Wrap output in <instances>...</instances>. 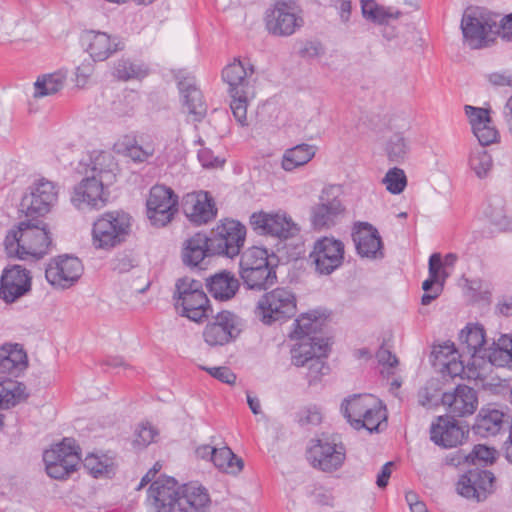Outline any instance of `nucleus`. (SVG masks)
<instances>
[{
	"instance_id": "nucleus-1",
	"label": "nucleus",
	"mask_w": 512,
	"mask_h": 512,
	"mask_svg": "<svg viewBox=\"0 0 512 512\" xmlns=\"http://www.w3.org/2000/svg\"><path fill=\"white\" fill-rule=\"evenodd\" d=\"M118 165L109 153L99 152L94 159L92 175L82 179L73 189L71 202L79 209H101L109 201V188L116 182Z\"/></svg>"
},
{
	"instance_id": "nucleus-2",
	"label": "nucleus",
	"mask_w": 512,
	"mask_h": 512,
	"mask_svg": "<svg viewBox=\"0 0 512 512\" xmlns=\"http://www.w3.org/2000/svg\"><path fill=\"white\" fill-rule=\"evenodd\" d=\"M4 246L9 256L20 260H40L52 250L53 240L46 225L24 221L8 231Z\"/></svg>"
},
{
	"instance_id": "nucleus-3",
	"label": "nucleus",
	"mask_w": 512,
	"mask_h": 512,
	"mask_svg": "<svg viewBox=\"0 0 512 512\" xmlns=\"http://www.w3.org/2000/svg\"><path fill=\"white\" fill-rule=\"evenodd\" d=\"M469 453L470 462L476 468L469 469L460 476L456 489L459 495L475 502H482L494 492L495 476L491 471L480 469L478 466L492 464L496 459V451L494 448L478 444Z\"/></svg>"
},
{
	"instance_id": "nucleus-4",
	"label": "nucleus",
	"mask_w": 512,
	"mask_h": 512,
	"mask_svg": "<svg viewBox=\"0 0 512 512\" xmlns=\"http://www.w3.org/2000/svg\"><path fill=\"white\" fill-rule=\"evenodd\" d=\"M46 475L65 482L78 474L82 467V449L73 438H63L47 447L42 454Z\"/></svg>"
},
{
	"instance_id": "nucleus-5",
	"label": "nucleus",
	"mask_w": 512,
	"mask_h": 512,
	"mask_svg": "<svg viewBox=\"0 0 512 512\" xmlns=\"http://www.w3.org/2000/svg\"><path fill=\"white\" fill-rule=\"evenodd\" d=\"M133 218L123 210L101 214L92 226V245L95 249L109 251L124 243L132 232Z\"/></svg>"
},
{
	"instance_id": "nucleus-6",
	"label": "nucleus",
	"mask_w": 512,
	"mask_h": 512,
	"mask_svg": "<svg viewBox=\"0 0 512 512\" xmlns=\"http://www.w3.org/2000/svg\"><path fill=\"white\" fill-rule=\"evenodd\" d=\"M175 307L180 314L200 323L212 313L209 298L200 281L184 277L176 283Z\"/></svg>"
},
{
	"instance_id": "nucleus-7",
	"label": "nucleus",
	"mask_w": 512,
	"mask_h": 512,
	"mask_svg": "<svg viewBox=\"0 0 512 512\" xmlns=\"http://www.w3.org/2000/svg\"><path fill=\"white\" fill-rule=\"evenodd\" d=\"M497 18L498 14L480 8H469L464 12L461 30L471 49L489 47L495 41Z\"/></svg>"
},
{
	"instance_id": "nucleus-8",
	"label": "nucleus",
	"mask_w": 512,
	"mask_h": 512,
	"mask_svg": "<svg viewBox=\"0 0 512 512\" xmlns=\"http://www.w3.org/2000/svg\"><path fill=\"white\" fill-rule=\"evenodd\" d=\"M264 23L271 35L291 36L304 25L302 9L294 0H278L266 10Z\"/></svg>"
},
{
	"instance_id": "nucleus-9",
	"label": "nucleus",
	"mask_w": 512,
	"mask_h": 512,
	"mask_svg": "<svg viewBox=\"0 0 512 512\" xmlns=\"http://www.w3.org/2000/svg\"><path fill=\"white\" fill-rule=\"evenodd\" d=\"M330 343L320 341L315 343L295 344L291 349L292 363L297 367H307L306 379L309 385H314L329 373V366L324 361L329 352Z\"/></svg>"
},
{
	"instance_id": "nucleus-10",
	"label": "nucleus",
	"mask_w": 512,
	"mask_h": 512,
	"mask_svg": "<svg viewBox=\"0 0 512 512\" xmlns=\"http://www.w3.org/2000/svg\"><path fill=\"white\" fill-rule=\"evenodd\" d=\"M307 459L314 468L324 472L338 470L346 458V448L336 435L322 434L311 440Z\"/></svg>"
},
{
	"instance_id": "nucleus-11",
	"label": "nucleus",
	"mask_w": 512,
	"mask_h": 512,
	"mask_svg": "<svg viewBox=\"0 0 512 512\" xmlns=\"http://www.w3.org/2000/svg\"><path fill=\"white\" fill-rule=\"evenodd\" d=\"M258 310L261 312V321L264 324H281L295 316L296 297L286 288L274 289L258 301Z\"/></svg>"
},
{
	"instance_id": "nucleus-12",
	"label": "nucleus",
	"mask_w": 512,
	"mask_h": 512,
	"mask_svg": "<svg viewBox=\"0 0 512 512\" xmlns=\"http://www.w3.org/2000/svg\"><path fill=\"white\" fill-rule=\"evenodd\" d=\"M246 238V228L239 221L221 220L210 237L212 253L233 258L240 253Z\"/></svg>"
},
{
	"instance_id": "nucleus-13",
	"label": "nucleus",
	"mask_w": 512,
	"mask_h": 512,
	"mask_svg": "<svg viewBox=\"0 0 512 512\" xmlns=\"http://www.w3.org/2000/svg\"><path fill=\"white\" fill-rule=\"evenodd\" d=\"M147 217L154 226L169 224L178 211V196L165 185H154L146 201Z\"/></svg>"
},
{
	"instance_id": "nucleus-14",
	"label": "nucleus",
	"mask_w": 512,
	"mask_h": 512,
	"mask_svg": "<svg viewBox=\"0 0 512 512\" xmlns=\"http://www.w3.org/2000/svg\"><path fill=\"white\" fill-rule=\"evenodd\" d=\"M334 190L333 186L324 188L319 202L311 207L310 223L315 231L332 228L345 212V207L339 197L334 194Z\"/></svg>"
},
{
	"instance_id": "nucleus-15",
	"label": "nucleus",
	"mask_w": 512,
	"mask_h": 512,
	"mask_svg": "<svg viewBox=\"0 0 512 512\" xmlns=\"http://www.w3.org/2000/svg\"><path fill=\"white\" fill-rule=\"evenodd\" d=\"M83 264L79 258L61 255L50 259L45 270L47 281L56 288H69L83 273Z\"/></svg>"
},
{
	"instance_id": "nucleus-16",
	"label": "nucleus",
	"mask_w": 512,
	"mask_h": 512,
	"mask_svg": "<svg viewBox=\"0 0 512 512\" xmlns=\"http://www.w3.org/2000/svg\"><path fill=\"white\" fill-rule=\"evenodd\" d=\"M309 257L318 273L330 275L343 263L344 244L333 237H322L314 243Z\"/></svg>"
},
{
	"instance_id": "nucleus-17",
	"label": "nucleus",
	"mask_w": 512,
	"mask_h": 512,
	"mask_svg": "<svg viewBox=\"0 0 512 512\" xmlns=\"http://www.w3.org/2000/svg\"><path fill=\"white\" fill-rule=\"evenodd\" d=\"M237 316L228 310H222L212 317L203 329V340L210 347L229 344L238 335Z\"/></svg>"
},
{
	"instance_id": "nucleus-18",
	"label": "nucleus",
	"mask_w": 512,
	"mask_h": 512,
	"mask_svg": "<svg viewBox=\"0 0 512 512\" xmlns=\"http://www.w3.org/2000/svg\"><path fill=\"white\" fill-rule=\"evenodd\" d=\"M300 231L299 224L284 210L258 211V233L262 235L288 240L296 237Z\"/></svg>"
},
{
	"instance_id": "nucleus-19",
	"label": "nucleus",
	"mask_w": 512,
	"mask_h": 512,
	"mask_svg": "<svg viewBox=\"0 0 512 512\" xmlns=\"http://www.w3.org/2000/svg\"><path fill=\"white\" fill-rule=\"evenodd\" d=\"M194 457L197 460L212 463L220 472L238 474L243 469V461L237 457L226 445L216 447L209 443H202L195 447Z\"/></svg>"
},
{
	"instance_id": "nucleus-20",
	"label": "nucleus",
	"mask_w": 512,
	"mask_h": 512,
	"mask_svg": "<svg viewBox=\"0 0 512 512\" xmlns=\"http://www.w3.org/2000/svg\"><path fill=\"white\" fill-rule=\"evenodd\" d=\"M58 201L56 185L45 179L36 180L30 187V192L23 198L30 215L43 216L50 212Z\"/></svg>"
},
{
	"instance_id": "nucleus-21",
	"label": "nucleus",
	"mask_w": 512,
	"mask_h": 512,
	"mask_svg": "<svg viewBox=\"0 0 512 512\" xmlns=\"http://www.w3.org/2000/svg\"><path fill=\"white\" fill-rule=\"evenodd\" d=\"M30 271L21 265H12L3 270L0 278V298L12 303L31 289Z\"/></svg>"
},
{
	"instance_id": "nucleus-22",
	"label": "nucleus",
	"mask_w": 512,
	"mask_h": 512,
	"mask_svg": "<svg viewBox=\"0 0 512 512\" xmlns=\"http://www.w3.org/2000/svg\"><path fill=\"white\" fill-rule=\"evenodd\" d=\"M327 315L320 310H311L302 313L295 319L293 329L289 333L291 340H297L296 344L315 343L320 341H328V338L318 336L326 321Z\"/></svg>"
},
{
	"instance_id": "nucleus-23",
	"label": "nucleus",
	"mask_w": 512,
	"mask_h": 512,
	"mask_svg": "<svg viewBox=\"0 0 512 512\" xmlns=\"http://www.w3.org/2000/svg\"><path fill=\"white\" fill-rule=\"evenodd\" d=\"M183 212L196 225L207 224L217 215V208L208 192H191L183 198Z\"/></svg>"
},
{
	"instance_id": "nucleus-24",
	"label": "nucleus",
	"mask_w": 512,
	"mask_h": 512,
	"mask_svg": "<svg viewBox=\"0 0 512 512\" xmlns=\"http://www.w3.org/2000/svg\"><path fill=\"white\" fill-rule=\"evenodd\" d=\"M441 401L453 418L471 415L478 406L476 390L465 384L457 385L452 392H444Z\"/></svg>"
},
{
	"instance_id": "nucleus-25",
	"label": "nucleus",
	"mask_w": 512,
	"mask_h": 512,
	"mask_svg": "<svg viewBox=\"0 0 512 512\" xmlns=\"http://www.w3.org/2000/svg\"><path fill=\"white\" fill-rule=\"evenodd\" d=\"M179 490L174 479L154 481L148 491V501L155 512H177Z\"/></svg>"
},
{
	"instance_id": "nucleus-26",
	"label": "nucleus",
	"mask_w": 512,
	"mask_h": 512,
	"mask_svg": "<svg viewBox=\"0 0 512 512\" xmlns=\"http://www.w3.org/2000/svg\"><path fill=\"white\" fill-rule=\"evenodd\" d=\"M356 251L361 257L383 258V243L378 230L367 222H359L352 233Z\"/></svg>"
},
{
	"instance_id": "nucleus-27",
	"label": "nucleus",
	"mask_w": 512,
	"mask_h": 512,
	"mask_svg": "<svg viewBox=\"0 0 512 512\" xmlns=\"http://www.w3.org/2000/svg\"><path fill=\"white\" fill-rule=\"evenodd\" d=\"M466 433L468 431H464L455 418L449 415L439 416L437 422L431 426L430 439L438 446L452 448L462 444Z\"/></svg>"
},
{
	"instance_id": "nucleus-28",
	"label": "nucleus",
	"mask_w": 512,
	"mask_h": 512,
	"mask_svg": "<svg viewBox=\"0 0 512 512\" xmlns=\"http://www.w3.org/2000/svg\"><path fill=\"white\" fill-rule=\"evenodd\" d=\"M83 45L95 61H104L124 47L117 37L95 31H88L84 34Z\"/></svg>"
},
{
	"instance_id": "nucleus-29",
	"label": "nucleus",
	"mask_w": 512,
	"mask_h": 512,
	"mask_svg": "<svg viewBox=\"0 0 512 512\" xmlns=\"http://www.w3.org/2000/svg\"><path fill=\"white\" fill-rule=\"evenodd\" d=\"M254 73L251 64L235 59L222 70V80L228 85L229 95L247 93L249 79Z\"/></svg>"
},
{
	"instance_id": "nucleus-30",
	"label": "nucleus",
	"mask_w": 512,
	"mask_h": 512,
	"mask_svg": "<svg viewBox=\"0 0 512 512\" xmlns=\"http://www.w3.org/2000/svg\"><path fill=\"white\" fill-rule=\"evenodd\" d=\"M113 149L119 154L129 157L134 162H145L155 153V144L152 139L125 135L118 139Z\"/></svg>"
},
{
	"instance_id": "nucleus-31",
	"label": "nucleus",
	"mask_w": 512,
	"mask_h": 512,
	"mask_svg": "<svg viewBox=\"0 0 512 512\" xmlns=\"http://www.w3.org/2000/svg\"><path fill=\"white\" fill-rule=\"evenodd\" d=\"M209 504V494L199 483L190 482L180 487L177 512L199 511L207 508Z\"/></svg>"
},
{
	"instance_id": "nucleus-32",
	"label": "nucleus",
	"mask_w": 512,
	"mask_h": 512,
	"mask_svg": "<svg viewBox=\"0 0 512 512\" xmlns=\"http://www.w3.org/2000/svg\"><path fill=\"white\" fill-rule=\"evenodd\" d=\"M206 288L215 300L224 302L236 295L239 282L232 273L222 271L206 279Z\"/></svg>"
},
{
	"instance_id": "nucleus-33",
	"label": "nucleus",
	"mask_w": 512,
	"mask_h": 512,
	"mask_svg": "<svg viewBox=\"0 0 512 512\" xmlns=\"http://www.w3.org/2000/svg\"><path fill=\"white\" fill-rule=\"evenodd\" d=\"M504 423L505 414L499 409L487 406L481 408L472 428L476 435L487 438L496 435Z\"/></svg>"
},
{
	"instance_id": "nucleus-34",
	"label": "nucleus",
	"mask_w": 512,
	"mask_h": 512,
	"mask_svg": "<svg viewBox=\"0 0 512 512\" xmlns=\"http://www.w3.org/2000/svg\"><path fill=\"white\" fill-rule=\"evenodd\" d=\"M211 242V239L202 233H196L187 239L182 251L183 262L188 266H197L205 257L214 255Z\"/></svg>"
},
{
	"instance_id": "nucleus-35",
	"label": "nucleus",
	"mask_w": 512,
	"mask_h": 512,
	"mask_svg": "<svg viewBox=\"0 0 512 512\" xmlns=\"http://www.w3.org/2000/svg\"><path fill=\"white\" fill-rule=\"evenodd\" d=\"M27 355L18 344L0 347V375H17L27 367Z\"/></svg>"
},
{
	"instance_id": "nucleus-36",
	"label": "nucleus",
	"mask_w": 512,
	"mask_h": 512,
	"mask_svg": "<svg viewBox=\"0 0 512 512\" xmlns=\"http://www.w3.org/2000/svg\"><path fill=\"white\" fill-rule=\"evenodd\" d=\"M82 465L93 478L109 477L115 471V457L110 452H89Z\"/></svg>"
},
{
	"instance_id": "nucleus-37",
	"label": "nucleus",
	"mask_w": 512,
	"mask_h": 512,
	"mask_svg": "<svg viewBox=\"0 0 512 512\" xmlns=\"http://www.w3.org/2000/svg\"><path fill=\"white\" fill-rule=\"evenodd\" d=\"M483 214L497 231L511 229V220L506 215L505 199L501 195H490L483 205Z\"/></svg>"
},
{
	"instance_id": "nucleus-38",
	"label": "nucleus",
	"mask_w": 512,
	"mask_h": 512,
	"mask_svg": "<svg viewBox=\"0 0 512 512\" xmlns=\"http://www.w3.org/2000/svg\"><path fill=\"white\" fill-rule=\"evenodd\" d=\"M278 263L274 253L269 255L266 248L258 247V290H267L275 283Z\"/></svg>"
},
{
	"instance_id": "nucleus-39",
	"label": "nucleus",
	"mask_w": 512,
	"mask_h": 512,
	"mask_svg": "<svg viewBox=\"0 0 512 512\" xmlns=\"http://www.w3.org/2000/svg\"><path fill=\"white\" fill-rule=\"evenodd\" d=\"M386 418V409L376 397V402L372 403V406H367L365 411L360 414V417L351 422V426L355 430L366 429L370 433L379 432V426Z\"/></svg>"
},
{
	"instance_id": "nucleus-40",
	"label": "nucleus",
	"mask_w": 512,
	"mask_h": 512,
	"mask_svg": "<svg viewBox=\"0 0 512 512\" xmlns=\"http://www.w3.org/2000/svg\"><path fill=\"white\" fill-rule=\"evenodd\" d=\"M316 151V146L307 143H301L286 149L282 157L281 166L285 171L291 172L310 162L314 158Z\"/></svg>"
},
{
	"instance_id": "nucleus-41",
	"label": "nucleus",
	"mask_w": 512,
	"mask_h": 512,
	"mask_svg": "<svg viewBox=\"0 0 512 512\" xmlns=\"http://www.w3.org/2000/svg\"><path fill=\"white\" fill-rule=\"evenodd\" d=\"M183 108L192 121H200L207 112L203 94L195 85L181 88Z\"/></svg>"
},
{
	"instance_id": "nucleus-42",
	"label": "nucleus",
	"mask_w": 512,
	"mask_h": 512,
	"mask_svg": "<svg viewBox=\"0 0 512 512\" xmlns=\"http://www.w3.org/2000/svg\"><path fill=\"white\" fill-rule=\"evenodd\" d=\"M376 402V397L372 394H354L343 400L341 404V412L351 425L360 414L365 411L367 406H372Z\"/></svg>"
},
{
	"instance_id": "nucleus-43",
	"label": "nucleus",
	"mask_w": 512,
	"mask_h": 512,
	"mask_svg": "<svg viewBox=\"0 0 512 512\" xmlns=\"http://www.w3.org/2000/svg\"><path fill=\"white\" fill-rule=\"evenodd\" d=\"M462 353L475 356L485 344V331L482 326L468 325L459 334Z\"/></svg>"
},
{
	"instance_id": "nucleus-44",
	"label": "nucleus",
	"mask_w": 512,
	"mask_h": 512,
	"mask_svg": "<svg viewBox=\"0 0 512 512\" xmlns=\"http://www.w3.org/2000/svg\"><path fill=\"white\" fill-rule=\"evenodd\" d=\"M27 398L26 387L17 381L0 382V408H10Z\"/></svg>"
},
{
	"instance_id": "nucleus-45",
	"label": "nucleus",
	"mask_w": 512,
	"mask_h": 512,
	"mask_svg": "<svg viewBox=\"0 0 512 512\" xmlns=\"http://www.w3.org/2000/svg\"><path fill=\"white\" fill-rule=\"evenodd\" d=\"M507 337L503 335L498 343H493V347H491L486 353L485 357L489 360V362L496 367H507L512 369V354L510 345L504 342V338Z\"/></svg>"
},
{
	"instance_id": "nucleus-46",
	"label": "nucleus",
	"mask_w": 512,
	"mask_h": 512,
	"mask_svg": "<svg viewBox=\"0 0 512 512\" xmlns=\"http://www.w3.org/2000/svg\"><path fill=\"white\" fill-rule=\"evenodd\" d=\"M437 355H443L445 357L451 356L447 362H443L442 372L454 378L461 376L464 373V364L462 360H457L458 352L454 347L453 343H445L443 346H439V350L434 351ZM439 356H437L438 358Z\"/></svg>"
},
{
	"instance_id": "nucleus-47",
	"label": "nucleus",
	"mask_w": 512,
	"mask_h": 512,
	"mask_svg": "<svg viewBox=\"0 0 512 512\" xmlns=\"http://www.w3.org/2000/svg\"><path fill=\"white\" fill-rule=\"evenodd\" d=\"M469 166L476 176L482 179L490 172L493 166V160L484 147H478L473 149L470 153Z\"/></svg>"
},
{
	"instance_id": "nucleus-48",
	"label": "nucleus",
	"mask_w": 512,
	"mask_h": 512,
	"mask_svg": "<svg viewBox=\"0 0 512 512\" xmlns=\"http://www.w3.org/2000/svg\"><path fill=\"white\" fill-rule=\"evenodd\" d=\"M64 84V77L60 73H52L38 77L34 84V96L44 97L58 92Z\"/></svg>"
},
{
	"instance_id": "nucleus-49",
	"label": "nucleus",
	"mask_w": 512,
	"mask_h": 512,
	"mask_svg": "<svg viewBox=\"0 0 512 512\" xmlns=\"http://www.w3.org/2000/svg\"><path fill=\"white\" fill-rule=\"evenodd\" d=\"M385 151L391 162L402 163L407 157L409 146L402 133H394L387 141Z\"/></svg>"
},
{
	"instance_id": "nucleus-50",
	"label": "nucleus",
	"mask_w": 512,
	"mask_h": 512,
	"mask_svg": "<svg viewBox=\"0 0 512 512\" xmlns=\"http://www.w3.org/2000/svg\"><path fill=\"white\" fill-rule=\"evenodd\" d=\"M149 73V69L142 63L123 61L115 68V76L119 80H141Z\"/></svg>"
},
{
	"instance_id": "nucleus-51",
	"label": "nucleus",
	"mask_w": 512,
	"mask_h": 512,
	"mask_svg": "<svg viewBox=\"0 0 512 512\" xmlns=\"http://www.w3.org/2000/svg\"><path fill=\"white\" fill-rule=\"evenodd\" d=\"M240 276L249 288L256 287V250L254 248H250L242 254Z\"/></svg>"
},
{
	"instance_id": "nucleus-52",
	"label": "nucleus",
	"mask_w": 512,
	"mask_h": 512,
	"mask_svg": "<svg viewBox=\"0 0 512 512\" xmlns=\"http://www.w3.org/2000/svg\"><path fill=\"white\" fill-rule=\"evenodd\" d=\"M383 182L390 193L400 194L406 187L407 179L402 169L394 167L386 173Z\"/></svg>"
},
{
	"instance_id": "nucleus-53",
	"label": "nucleus",
	"mask_w": 512,
	"mask_h": 512,
	"mask_svg": "<svg viewBox=\"0 0 512 512\" xmlns=\"http://www.w3.org/2000/svg\"><path fill=\"white\" fill-rule=\"evenodd\" d=\"M157 435V430L150 423H140L134 432L133 445L135 448H144L154 442Z\"/></svg>"
},
{
	"instance_id": "nucleus-54",
	"label": "nucleus",
	"mask_w": 512,
	"mask_h": 512,
	"mask_svg": "<svg viewBox=\"0 0 512 512\" xmlns=\"http://www.w3.org/2000/svg\"><path fill=\"white\" fill-rule=\"evenodd\" d=\"M475 137L478 139L481 147L488 146L492 143H495L499 140L500 134L498 129L495 127L493 120H490V123H485L480 127L474 128L472 130Z\"/></svg>"
},
{
	"instance_id": "nucleus-55",
	"label": "nucleus",
	"mask_w": 512,
	"mask_h": 512,
	"mask_svg": "<svg viewBox=\"0 0 512 512\" xmlns=\"http://www.w3.org/2000/svg\"><path fill=\"white\" fill-rule=\"evenodd\" d=\"M247 93H239L236 95H230L232 98L230 107L232 110V113L234 117L236 118L237 122L242 125L246 126L248 125V118H247Z\"/></svg>"
},
{
	"instance_id": "nucleus-56",
	"label": "nucleus",
	"mask_w": 512,
	"mask_h": 512,
	"mask_svg": "<svg viewBox=\"0 0 512 512\" xmlns=\"http://www.w3.org/2000/svg\"><path fill=\"white\" fill-rule=\"evenodd\" d=\"M464 110L472 130L485 123H490V120L492 119L490 116V109L487 108L465 105Z\"/></svg>"
},
{
	"instance_id": "nucleus-57",
	"label": "nucleus",
	"mask_w": 512,
	"mask_h": 512,
	"mask_svg": "<svg viewBox=\"0 0 512 512\" xmlns=\"http://www.w3.org/2000/svg\"><path fill=\"white\" fill-rule=\"evenodd\" d=\"M428 273L430 276L440 281V287L443 289L449 273L443 266L442 256L440 253H433L429 258Z\"/></svg>"
},
{
	"instance_id": "nucleus-58",
	"label": "nucleus",
	"mask_w": 512,
	"mask_h": 512,
	"mask_svg": "<svg viewBox=\"0 0 512 512\" xmlns=\"http://www.w3.org/2000/svg\"><path fill=\"white\" fill-rule=\"evenodd\" d=\"M201 369L222 383L228 385H234L236 383V374L227 366H201Z\"/></svg>"
},
{
	"instance_id": "nucleus-59",
	"label": "nucleus",
	"mask_w": 512,
	"mask_h": 512,
	"mask_svg": "<svg viewBox=\"0 0 512 512\" xmlns=\"http://www.w3.org/2000/svg\"><path fill=\"white\" fill-rule=\"evenodd\" d=\"M324 49L320 42L318 41H306L302 44V47L299 49L298 54L303 59H314L321 54H323Z\"/></svg>"
},
{
	"instance_id": "nucleus-60",
	"label": "nucleus",
	"mask_w": 512,
	"mask_h": 512,
	"mask_svg": "<svg viewBox=\"0 0 512 512\" xmlns=\"http://www.w3.org/2000/svg\"><path fill=\"white\" fill-rule=\"evenodd\" d=\"M495 30V37L500 36L506 41H512V12L500 20L497 19V29Z\"/></svg>"
},
{
	"instance_id": "nucleus-61",
	"label": "nucleus",
	"mask_w": 512,
	"mask_h": 512,
	"mask_svg": "<svg viewBox=\"0 0 512 512\" xmlns=\"http://www.w3.org/2000/svg\"><path fill=\"white\" fill-rule=\"evenodd\" d=\"M321 421L322 414L315 406L306 408L299 419L301 425H318Z\"/></svg>"
},
{
	"instance_id": "nucleus-62",
	"label": "nucleus",
	"mask_w": 512,
	"mask_h": 512,
	"mask_svg": "<svg viewBox=\"0 0 512 512\" xmlns=\"http://www.w3.org/2000/svg\"><path fill=\"white\" fill-rule=\"evenodd\" d=\"M331 6L338 11L342 23H347L350 20L352 10L351 0H332Z\"/></svg>"
},
{
	"instance_id": "nucleus-63",
	"label": "nucleus",
	"mask_w": 512,
	"mask_h": 512,
	"mask_svg": "<svg viewBox=\"0 0 512 512\" xmlns=\"http://www.w3.org/2000/svg\"><path fill=\"white\" fill-rule=\"evenodd\" d=\"M488 81L494 86H512V75L505 72H494L488 75Z\"/></svg>"
},
{
	"instance_id": "nucleus-64",
	"label": "nucleus",
	"mask_w": 512,
	"mask_h": 512,
	"mask_svg": "<svg viewBox=\"0 0 512 512\" xmlns=\"http://www.w3.org/2000/svg\"><path fill=\"white\" fill-rule=\"evenodd\" d=\"M501 114L507 132L512 137V95L507 99Z\"/></svg>"
}]
</instances>
